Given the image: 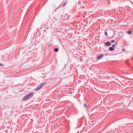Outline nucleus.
Segmentation results:
<instances>
[{
	"instance_id": "obj_3",
	"label": "nucleus",
	"mask_w": 133,
	"mask_h": 133,
	"mask_svg": "<svg viewBox=\"0 0 133 133\" xmlns=\"http://www.w3.org/2000/svg\"><path fill=\"white\" fill-rule=\"evenodd\" d=\"M104 44L108 46L111 45V44L109 41H107Z\"/></svg>"
},
{
	"instance_id": "obj_14",
	"label": "nucleus",
	"mask_w": 133,
	"mask_h": 133,
	"mask_svg": "<svg viewBox=\"0 0 133 133\" xmlns=\"http://www.w3.org/2000/svg\"><path fill=\"white\" fill-rule=\"evenodd\" d=\"M117 44V43H116V44Z\"/></svg>"
},
{
	"instance_id": "obj_7",
	"label": "nucleus",
	"mask_w": 133,
	"mask_h": 133,
	"mask_svg": "<svg viewBox=\"0 0 133 133\" xmlns=\"http://www.w3.org/2000/svg\"><path fill=\"white\" fill-rule=\"evenodd\" d=\"M127 33L128 34H130L131 33V31H128Z\"/></svg>"
},
{
	"instance_id": "obj_10",
	"label": "nucleus",
	"mask_w": 133,
	"mask_h": 133,
	"mask_svg": "<svg viewBox=\"0 0 133 133\" xmlns=\"http://www.w3.org/2000/svg\"><path fill=\"white\" fill-rule=\"evenodd\" d=\"M65 4H66V2H65L63 4V5H62V7H63L65 5Z\"/></svg>"
},
{
	"instance_id": "obj_11",
	"label": "nucleus",
	"mask_w": 133,
	"mask_h": 133,
	"mask_svg": "<svg viewBox=\"0 0 133 133\" xmlns=\"http://www.w3.org/2000/svg\"><path fill=\"white\" fill-rule=\"evenodd\" d=\"M115 41L114 40H112L111 41V43H113Z\"/></svg>"
},
{
	"instance_id": "obj_1",
	"label": "nucleus",
	"mask_w": 133,
	"mask_h": 133,
	"mask_svg": "<svg viewBox=\"0 0 133 133\" xmlns=\"http://www.w3.org/2000/svg\"><path fill=\"white\" fill-rule=\"evenodd\" d=\"M34 94V93L32 92L24 96L22 99V101H24L28 100L32 97Z\"/></svg>"
},
{
	"instance_id": "obj_9",
	"label": "nucleus",
	"mask_w": 133,
	"mask_h": 133,
	"mask_svg": "<svg viewBox=\"0 0 133 133\" xmlns=\"http://www.w3.org/2000/svg\"><path fill=\"white\" fill-rule=\"evenodd\" d=\"M84 105L85 108H87V104L86 103H85L84 104Z\"/></svg>"
},
{
	"instance_id": "obj_4",
	"label": "nucleus",
	"mask_w": 133,
	"mask_h": 133,
	"mask_svg": "<svg viewBox=\"0 0 133 133\" xmlns=\"http://www.w3.org/2000/svg\"><path fill=\"white\" fill-rule=\"evenodd\" d=\"M103 56V54H101L98 56L97 57V59H100Z\"/></svg>"
},
{
	"instance_id": "obj_2",
	"label": "nucleus",
	"mask_w": 133,
	"mask_h": 133,
	"mask_svg": "<svg viewBox=\"0 0 133 133\" xmlns=\"http://www.w3.org/2000/svg\"><path fill=\"white\" fill-rule=\"evenodd\" d=\"M45 83V82H43L41 83L35 89V90H38L40 89Z\"/></svg>"
},
{
	"instance_id": "obj_15",
	"label": "nucleus",
	"mask_w": 133,
	"mask_h": 133,
	"mask_svg": "<svg viewBox=\"0 0 133 133\" xmlns=\"http://www.w3.org/2000/svg\"><path fill=\"white\" fill-rule=\"evenodd\" d=\"M79 14H80V12H79Z\"/></svg>"
},
{
	"instance_id": "obj_13",
	"label": "nucleus",
	"mask_w": 133,
	"mask_h": 133,
	"mask_svg": "<svg viewBox=\"0 0 133 133\" xmlns=\"http://www.w3.org/2000/svg\"><path fill=\"white\" fill-rule=\"evenodd\" d=\"M104 34L106 36H107V32L105 31V32Z\"/></svg>"
},
{
	"instance_id": "obj_5",
	"label": "nucleus",
	"mask_w": 133,
	"mask_h": 133,
	"mask_svg": "<svg viewBox=\"0 0 133 133\" xmlns=\"http://www.w3.org/2000/svg\"><path fill=\"white\" fill-rule=\"evenodd\" d=\"M108 49L110 51H113L114 50V48H113L112 47H109L108 48Z\"/></svg>"
},
{
	"instance_id": "obj_8",
	"label": "nucleus",
	"mask_w": 133,
	"mask_h": 133,
	"mask_svg": "<svg viewBox=\"0 0 133 133\" xmlns=\"http://www.w3.org/2000/svg\"><path fill=\"white\" fill-rule=\"evenodd\" d=\"M116 46V45L115 44H113L112 45V47L114 48Z\"/></svg>"
},
{
	"instance_id": "obj_6",
	"label": "nucleus",
	"mask_w": 133,
	"mask_h": 133,
	"mask_svg": "<svg viewBox=\"0 0 133 133\" xmlns=\"http://www.w3.org/2000/svg\"><path fill=\"white\" fill-rule=\"evenodd\" d=\"M58 51V48H55L54 50V51L56 52H57Z\"/></svg>"
},
{
	"instance_id": "obj_12",
	"label": "nucleus",
	"mask_w": 133,
	"mask_h": 133,
	"mask_svg": "<svg viewBox=\"0 0 133 133\" xmlns=\"http://www.w3.org/2000/svg\"><path fill=\"white\" fill-rule=\"evenodd\" d=\"M126 50L125 49H124V48H123L122 49V50L123 51H125Z\"/></svg>"
}]
</instances>
